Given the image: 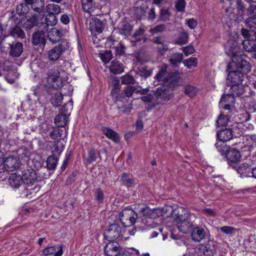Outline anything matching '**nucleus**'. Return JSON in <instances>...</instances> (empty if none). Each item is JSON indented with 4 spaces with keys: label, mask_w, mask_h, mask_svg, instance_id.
<instances>
[{
    "label": "nucleus",
    "mask_w": 256,
    "mask_h": 256,
    "mask_svg": "<svg viewBox=\"0 0 256 256\" xmlns=\"http://www.w3.org/2000/svg\"><path fill=\"white\" fill-rule=\"evenodd\" d=\"M194 214L188 212L184 208H180L174 218L176 225L180 232L188 234L194 227Z\"/></svg>",
    "instance_id": "obj_1"
},
{
    "label": "nucleus",
    "mask_w": 256,
    "mask_h": 256,
    "mask_svg": "<svg viewBox=\"0 0 256 256\" xmlns=\"http://www.w3.org/2000/svg\"><path fill=\"white\" fill-rule=\"evenodd\" d=\"M112 88L111 94L114 100L116 98V96L126 95V96H131L134 92L136 93H140L141 94H144L146 92V90L144 89L136 90V89L132 86H127L122 92H120V80L117 78H114L112 79Z\"/></svg>",
    "instance_id": "obj_2"
},
{
    "label": "nucleus",
    "mask_w": 256,
    "mask_h": 256,
    "mask_svg": "<svg viewBox=\"0 0 256 256\" xmlns=\"http://www.w3.org/2000/svg\"><path fill=\"white\" fill-rule=\"evenodd\" d=\"M236 48H234L231 52L232 62L228 64V67L236 66L244 72H248L250 70V66L246 60V56L242 54H237Z\"/></svg>",
    "instance_id": "obj_3"
},
{
    "label": "nucleus",
    "mask_w": 256,
    "mask_h": 256,
    "mask_svg": "<svg viewBox=\"0 0 256 256\" xmlns=\"http://www.w3.org/2000/svg\"><path fill=\"white\" fill-rule=\"evenodd\" d=\"M0 45L7 47L10 50V54L13 57L20 56L23 52V45L20 42H16L12 36H6L2 39Z\"/></svg>",
    "instance_id": "obj_4"
},
{
    "label": "nucleus",
    "mask_w": 256,
    "mask_h": 256,
    "mask_svg": "<svg viewBox=\"0 0 256 256\" xmlns=\"http://www.w3.org/2000/svg\"><path fill=\"white\" fill-rule=\"evenodd\" d=\"M138 218L136 212L130 208H126L122 210L120 214V220L124 227L132 226Z\"/></svg>",
    "instance_id": "obj_5"
},
{
    "label": "nucleus",
    "mask_w": 256,
    "mask_h": 256,
    "mask_svg": "<svg viewBox=\"0 0 256 256\" xmlns=\"http://www.w3.org/2000/svg\"><path fill=\"white\" fill-rule=\"evenodd\" d=\"M130 97L124 95L116 96V98L114 99L119 114H129L130 113L132 106V101L129 100Z\"/></svg>",
    "instance_id": "obj_6"
},
{
    "label": "nucleus",
    "mask_w": 256,
    "mask_h": 256,
    "mask_svg": "<svg viewBox=\"0 0 256 256\" xmlns=\"http://www.w3.org/2000/svg\"><path fill=\"white\" fill-rule=\"evenodd\" d=\"M66 40H62L58 46L48 51V58L50 62H55L58 60L62 53L68 48Z\"/></svg>",
    "instance_id": "obj_7"
},
{
    "label": "nucleus",
    "mask_w": 256,
    "mask_h": 256,
    "mask_svg": "<svg viewBox=\"0 0 256 256\" xmlns=\"http://www.w3.org/2000/svg\"><path fill=\"white\" fill-rule=\"evenodd\" d=\"M48 82L55 88L63 86V82L60 78V72L57 69H50L48 72Z\"/></svg>",
    "instance_id": "obj_8"
},
{
    "label": "nucleus",
    "mask_w": 256,
    "mask_h": 256,
    "mask_svg": "<svg viewBox=\"0 0 256 256\" xmlns=\"http://www.w3.org/2000/svg\"><path fill=\"white\" fill-rule=\"evenodd\" d=\"M120 226L116 224H113L104 231V236L108 241H113L120 236Z\"/></svg>",
    "instance_id": "obj_9"
},
{
    "label": "nucleus",
    "mask_w": 256,
    "mask_h": 256,
    "mask_svg": "<svg viewBox=\"0 0 256 256\" xmlns=\"http://www.w3.org/2000/svg\"><path fill=\"white\" fill-rule=\"evenodd\" d=\"M182 74L178 70H175L166 76V80L168 82L167 86L170 88H174L182 84L183 78L181 76Z\"/></svg>",
    "instance_id": "obj_10"
},
{
    "label": "nucleus",
    "mask_w": 256,
    "mask_h": 256,
    "mask_svg": "<svg viewBox=\"0 0 256 256\" xmlns=\"http://www.w3.org/2000/svg\"><path fill=\"white\" fill-rule=\"evenodd\" d=\"M23 183L28 187L31 186L37 182V176L36 172L32 169H27L22 172Z\"/></svg>",
    "instance_id": "obj_11"
},
{
    "label": "nucleus",
    "mask_w": 256,
    "mask_h": 256,
    "mask_svg": "<svg viewBox=\"0 0 256 256\" xmlns=\"http://www.w3.org/2000/svg\"><path fill=\"white\" fill-rule=\"evenodd\" d=\"M104 20H100L97 18H92L90 20V28L92 34L96 35L101 33L104 28Z\"/></svg>",
    "instance_id": "obj_12"
},
{
    "label": "nucleus",
    "mask_w": 256,
    "mask_h": 256,
    "mask_svg": "<svg viewBox=\"0 0 256 256\" xmlns=\"http://www.w3.org/2000/svg\"><path fill=\"white\" fill-rule=\"evenodd\" d=\"M48 29H44L34 32L32 36V42L34 45L44 46L46 42V33Z\"/></svg>",
    "instance_id": "obj_13"
},
{
    "label": "nucleus",
    "mask_w": 256,
    "mask_h": 256,
    "mask_svg": "<svg viewBox=\"0 0 256 256\" xmlns=\"http://www.w3.org/2000/svg\"><path fill=\"white\" fill-rule=\"evenodd\" d=\"M46 32L49 40L54 44L58 42L61 38L66 34L67 31L65 29L58 30L56 28H52Z\"/></svg>",
    "instance_id": "obj_14"
},
{
    "label": "nucleus",
    "mask_w": 256,
    "mask_h": 256,
    "mask_svg": "<svg viewBox=\"0 0 256 256\" xmlns=\"http://www.w3.org/2000/svg\"><path fill=\"white\" fill-rule=\"evenodd\" d=\"M244 74L239 70L230 72L226 78V83L231 86L236 84H241L243 80Z\"/></svg>",
    "instance_id": "obj_15"
},
{
    "label": "nucleus",
    "mask_w": 256,
    "mask_h": 256,
    "mask_svg": "<svg viewBox=\"0 0 256 256\" xmlns=\"http://www.w3.org/2000/svg\"><path fill=\"white\" fill-rule=\"evenodd\" d=\"M225 155L227 158L228 164L232 167H233V165L238 164L237 162L241 158L240 151L233 148H229Z\"/></svg>",
    "instance_id": "obj_16"
},
{
    "label": "nucleus",
    "mask_w": 256,
    "mask_h": 256,
    "mask_svg": "<svg viewBox=\"0 0 256 256\" xmlns=\"http://www.w3.org/2000/svg\"><path fill=\"white\" fill-rule=\"evenodd\" d=\"M200 254H204L205 256H214L216 253V247L214 242L208 240L207 243L200 245L199 246Z\"/></svg>",
    "instance_id": "obj_17"
},
{
    "label": "nucleus",
    "mask_w": 256,
    "mask_h": 256,
    "mask_svg": "<svg viewBox=\"0 0 256 256\" xmlns=\"http://www.w3.org/2000/svg\"><path fill=\"white\" fill-rule=\"evenodd\" d=\"M120 250L119 244L114 242L110 241L104 246V253L106 256H117Z\"/></svg>",
    "instance_id": "obj_18"
},
{
    "label": "nucleus",
    "mask_w": 256,
    "mask_h": 256,
    "mask_svg": "<svg viewBox=\"0 0 256 256\" xmlns=\"http://www.w3.org/2000/svg\"><path fill=\"white\" fill-rule=\"evenodd\" d=\"M253 128V126L249 124L248 126L246 124L242 122H237L234 124L231 127V130L233 136L236 138H238L244 134V131L247 128Z\"/></svg>",
    "instance_id": "obj_19"
},
{
    "label": "nucleus",
    "mask_w": 256,
    "mask_h": 256,
    "mask_svg": "<svg viewBox=\"0 0 256 256\" xmlns=\"http://www.w3.org/2000/svg\"><path fill=\"white\" fill-rule=\"evenodd\" d=\"M232 168L237 171L241 176L250 177L251 176L252 168L251 166L248 163L233 165Z\"/></svg>",
    "instance_id": "obj_20"
},
{
    "label": "nucleus",
    "mask_w": 256,
    "mask_h": 256,
    "mask_svg": "<svg viewBox=\"0 0 256 256\" xmlns=\"http://www.w3.org/2000/svg\"><path fill=\"white\" fill-rule=\"evenodd\" d=\"M206 236V231L200 226L193 228L191 233L192 240L194 242H200Z\"/></svg>",
    "instance_id": "obj_21"
},
{
    "label": "nucleus",
    "mask_w": 256,
    "mask_h": 256,
    "mask_svg": "<svg viewBox=\"0 0 256 256\" xmlns=\"http://www.w3.org/2000/svg\"><path fill=\"white\" fill-rule=\"evenodd\" d=\"M64 245L60 244L56 246H50L42 250V254L48 256L54 254V256H62L64 253Z\"/></svg>",
    "instance_id": "obj_22"
},
{
    "label": "nucleus",
    "mask_w": 256,
    "mask_h": 256,
    "mask_svg": "<svg viewBox=\"0 0 256 256\" xmlns=\"http://www.w3.org/2000/svg\"><path fill=\"white\" fill-rule=\"evenodd\" d=\"M4 167L8 171H14L16 170L20 166V162L16 158L9 156L4 162Z\"/></svg>",
    "instance_id": "obj_23"
},
{
    "label": "nucleus",
    "mask_w": 256,
    "mask_h": 256,
    "mask_svg": "<svg viewBox=\"0 0 256 256\" xmlns=\"http://www.w3.org/2000/svg\"><path fill=\"white\" fill-rule=\"evenodd\" d=\"M102 134L108 138L112 140L115 143H118L120 141V137L118 132L108 127L104 126L102 128Z\"/></svg>",
    "instance_id": "obj_24"
},
{
    "label": "nucleus",
    "mask_w": 256,
    "mask_h": 256,
    "mask_svg": "<svg viewBox=\"0 0 256 256\" xmlns=\"http://www.w3.org/2000/svg\"><path fill=\"white\" fill-rule=\"evenodd\" d=\"M167 66L162 68L160 69L158 74L154 76L156 81L154 82H158L160 84H164L167 86L168 82L166 80V74H167Z\"/></svg>",
    "instance_id": "obj_25"
},
{
    "label": "nucleus",
    "mask_w": 256,
    "mask_h": 256,
    "mask_svg": "<svg viewBox=\"0 0 256 256\" xmlns=\"http://www.w3.org/2000/svg\"><path fill=\"white\" fill-rule=\"evenodd\" d=\"M216 136L220 141L223 142L228 141L234 137L231 128H226L218 132Z\"/></svg>",
    "instance_id": "obj_26"
},
{
    "label": "nucleus",
    "mask_w": 256,
    "mask_h": 256,
    "mask_svg": "<svg viewBox=\"0 0 256 256\" xmlns=\"http://www.w3.org/2000/svg\"><path fill=\"white\" fill-rule=\"evenodd\" d=\"M81 2L83 10L89 14L97 7L96 0H81Z\"/></svg>",
    "instance_id": "obj_27"
},
{
    "label": "nucleus",
    "mask_w": 256,
    "mask_h": 256,
    "mask_svg": "<svg viewBox=\"0 0 256 256\" xmlns=\"http://www.w3.org/2000/svg\"><path fill=\"white\" fill-rule=\"evenodd\" d=\"M8 180L10 184L14 188H18L23 183L22 176L17 173L12 174Z\"/></svg>",
    "instance_id": "obj_28"
},
{
    "label": "nucleus",
    "mask_w": 256,
    "mask_h": 256,
    "mask_svg": "<svg viewBox=\"0 0 256 256\" xmlns=\"http://www.w3.org/2000/svg\"><path fill=\"white\" fill-rule=\"evenodd\" d=\"M109 70L112 73L119 74L124 72V66L122 63L116 59L111 62Z\"/></svg>",
    "instance_id": "obj_29"
},
{
    "label": "nucleus",
    "mask_w": 256,
    "mask_h": 256,
    "mask_svg": "<svg viewBox=\"0 0 256 256\" xmlns=\"http://www.w3.org/2000/svg\"><path fill=\"white\" fill-rule=\"evenodd\" d=\"M38 22L37 15L34 14L32 17H26L22 21L23 27L26 30L32 28Z\"/></svg>",
    "instance_id": "obj_30"
},
{
    "label": "nucleus",
    "mask_w": 256,
    "mask_h": 256,
    "mask_svg": "<svg viewBox=\"0 0 256 256\" xmlns=\"http://www.w3.org/2000/svg\"><path fill=\"white\" fill-rule=\"evenodd\" d=\"M184 56L182 53L172 54L169 59V62L172 67L176 68L182 62Z\"/></svg>",
    "instance_id": "obj_31"
},
{
    "label": "nucleus",
    "mask_w": 256,
    "mask_h": 256,
    "mask_svg": "<svg viewBox=\"0 0 256 256\" xmlns=\"http://www.w3.org/2000/svg\"><path fill=\"white\" fill-rule=\"evenodd\" d=\"M132 28V26L126 21H122L119 24V31L121 34L124 35L130 34Z\"/></svg>",
    "instance_id": "obj_32"
},
{
    "label": "nucleus",
    "mask_w": 256,
    "mask_h": 256,
    "mask_svg": "<svg viewBox=\"0 0 256 256\" xmlns=\"http://www.w3.org/2000/svg\"><path fill=\"white\" fill-rule=\"evenodd\" d=\"M46 10L48 14L58 15L61 12V8L58 4L50 3L46 6Z\"/></svg>",
    "instance_id": "obj_33"
},
{
    "label": "nucleus",
    "mask_w": 256,
    "mask_h": 256,
    "mask_svg": "<svg viewBox=\"0 0 256 256\" xmlns=\"http://www.w3.org/2000/svg\"><path fill=\"white\" fill-rule=\"evenodd\" d=\"M230 92L235 96H240L244 92V86L241 84H236L230 86Z\"/></svg>",
    "instance_id": "obj_34"
},
{
    "label": "nucleus",
    "mask_w": 256,
    "mask_h": 256,
    "mask_svg": "<svg viewBox=\"0 0 256 256\" xmlns=\"http://www.w3.org/2000/svg\"><path fill=\"white\" fill-rule=\"evenodd\" d=\"M98 157L100 158V160H101L102 158L99 152L96 150L94 148H91L88 152L86 158L87 164H92L96 160Z\"/></svg>",
    "instance_id": "obj_35"
},
{
    "label": "nucleus",
    "mask_w": 256,
    "mask_h": 256,
    "mask_svg": "<svg viewBox=\"0 0 256 256\" xmlns=\"http://www.w3.org/2000/svg\"><path fill=\"white\" fill-rule=\"evenodd\" d=\"M46 22L44 24V29H48V26H53L56 24L57 23V17L56 15L47 14L45 18Z\"/></svg>",
    "instance_id": "obj_36"
},
{
    "label": "nucleus",
    "mask_w": 256,
    "mask_h": 256,
    "mask_svg": "<svg viewBox=\"0 0 256 256\" xmlns=\"http://www.w3.org/2000/svg\"><path fill=\"white\" fill-rule=\"evenodd\" d=\"M244 48L248 52H256V44L253 40L248 39L243 40L242 42Z\"/></svg>",
    "instance_id": "obj_37"
},
{
    "label": "nucleus",
    "mask_w": 256,
    "mask_h": 256,
    "mask_svg": "<svg viewBox=\"0 0 256 256\" xmlns=\"http://www.w3.org/2000/svg\"><path fill=\"white\" fill-rule=\"evenodd\" d=\"M63 96L60 92L54 93L52 96L50 102L54 106L58 107L60 106L62 102Z\"/></svg>",
    "instance_id": "obj_38"
},
{
    "label": "nucleus",
    "mask_w": 256,
    "mask_h": 256,
    "mask_svg": "<svg viewBox=\"0 0 256 256\" xmlns=\"http://www.w3.org/2000/svg\"><path fill=\"white\" fill-rule=\"evenodd\" d=\"M68 118L65 114H60L57 115L54 118L56 124L59 127H63L66 124Z\"/></svg>",
    "instance_id": "obj_39"
},
{
    "label": "nucleus",
    "mask_w": 256,
    "mask_h": 256,
    "mask_svg": "<svg viewBox=\"0 0 256 256\" xmlns=\"http://www.w3.org/2000/svg\"><path fill=\"white\" fill-rule=\"evenodd\" d=\"M236 102L235 96L230 92L228 94L223 95L220 102V106H223L224 103L233 104Z\"/></svg>",
    "instance_id": "obj_40"
},
{
    "label": "nucleus",
    "mask_w": 256,
    "mask_h": 256,
    "mask_svg": "<svg viewBox=\"0 0 256 256\" xmlns=\"http://www.w3.org/2000/svg\"><path fill=\"white\" fill-rule=\"evenodd\" d=\"M8 36H12L14 40L15 38H25V34L20 27L16 26L11 30L10 35Z\"/></svg>",
    "instance_id": "obj_41"
},
{
    "label": "nucleus",
    "mask_w": 256,
    "mask_h": 256,
    "mask_svg": "<svg viewBox=\"0 0 256 256\" xmlns=\"http://www.w3.org/2000/svg\"><path fill=\"white\" fill-rule=\"evenodd\" d=\"M58 158L54 155L49 156L46 160V166L49 170H54L56 168Z\"/></svg>",
    "instance_id": "obj_42"
},
{
    "label": "nucleus",
    "mask_w": 256,
    "mask_h": 256,
    "mask_svg": "<svg viewBox=\"0 0 256 256\" xmlns=\"http://www.w3.org/2000/svg\"><path fill=\"white\" fill-rule=\"evenodd\" d=\"M33 6H32V10L37 12H43L44 0H33Z\"/></svg>",
    "instance_id": "obj_43"
},
{
    "label": "nucleus",
    "mask_w": 256,
    "mask_h": 256,
    "mask_svg": "<svg viewBox=\"0 0 256 256\" xmlns=\"http://www.w3.org/2000/svg\"><path fill=\"white\" fill-rule=\"evenodd\" d=\"M215 146L218 151L222 155H225L228 150L229 148L226 144L223 142H219L215 144Z\"/></svg>",
    "instance_id": "obj_44"
},
{
    "label": "nucleus",
    "mask_w": 256,
    "mask_h": 256,
    "mask_svg": "<svg viewBox=\"0 0 256 256\" xmlns=\"http://www.w3.org/2000/svg\"><path fill=\"white\" fill-rule=\"evenodd\" d=\"M63 130L58 128H54L50 132V136L53 140H60L62 138Z\"/></svg>",
    "instance_id": "obj_45"
},
{
    "label": "nucleus",
    "mask_w": 256,
    "mask_h": 256,
    "mask_svg": "<svg viewBox=\"0 0 256 256\" xmlns=\"http://www.w3.org/2000/svg\"><path fill=\"white\" fill-rule=\"evenodd\" d=\"M183 64L188 68L196 67L198 64V60L196 58L190 57L184 60Z\"/></svg>",
    "instance_id": "obj_46"
},
{
    "label": "nucleus",
    "mask_w": 256,
    "mask_h": 256,
    "mask_svg": "<svg viewBox=\"0 0 256 256\" xmlns=\"http://www.w3.org/2000/svg\"><path fill=\"white\" fill-rule=\"evenodd\" d=\"M29 12V7L24 3L18 5L16 8V13L20 16L26 14Z\"/></svg>",
    "instance_id": "obj_47"
},
{
    "label": "nucleus",
    "mask_w": 256,
    "mask_h": 256,
    "mask_svg": "<svg viewBox=\"0 0 256 256\" xmlns=\"http://www.w3.org/2000/svg\"><path fill=\"white\" fill-rule=\"evenodd\" d=\"M63 147L62 143L59 142H55L51 148V150L54 154L60 155L64 150Z\"/></svg>",
    "instance_id": "obj_48"
},
{
    "label": "nucleus",
    "mask_w": 256,
    "mask_h": 256,
    "mask_svg": "<svg viewBox=\"0 0 256 256\" xmlns=\"http://www.w3.org/2000/svg\"><path fill=\"white\" fill-rule=\"evenodd\" d=\"M120 179L122 184L128 186H131L134 184V180L125 172L122 174Z\"/></svg>",
    "instance_id": "obj_49"
},
{
    "label": "nucleus",
    "mask_w": 256,
    "mask_h": 256,
    "mask_svg": "<svg viewBox=\"0 0 256 256\" xmlns=\"http://www.w3.org/2000/svg\"><path fill=\"white\" fill-rule=\"evenodd\" d=\"M198 92L197 88L191 85H186L184 87V94L190 97L194 96Z\"/></svg>",
    "instance_id": "obj_50"
},
{
    "label": "nucleus",
    "mask_w": 256,
    "mask_h": 256,
    "mask_svg": "<svg viewBox=\"0 0 256 256\" xmlns=\"http://www.w3.org/2000/svg\"><path fill=\"white\" fill-rule=\"evenodd\" d=\"M156 98L165 99L167 96V91L163 86L158 88L154 93Z\"/></svg>",
    "instance_id": "obj_51"
},
{
    "label": "nucleus",
    "mask_w": 256,
    "mask_h": 256,
    "mask_svg": "<svg viewBox=\"0 0 256 256\" xmlns=\"http://www.w3.org/2000/svg\"><path fill=\"white\" fill-rule=\"evenodd\" d=\"M10 62L4 58H0V76L2 75V72H8L11 68L9 66Z\"/></svg>",
    "instance_id": "obj_52"
},
{
    "label": "nucleus",
    "mask_w": 256,
    "mask_h": 256,
    "mask_svg": "<svg viewBox=\"0 0 256 256\" xmlns=\"http://www.w3.org/2000/svg\"><path fill=\"white\" fill-rule=\"evenodd\" d=\"M166 212V208H158L152 210V218L154 219L163 216Z\"/></svg>",
    "instance_id": "obj_53"
},
{
    "label": "nucleus",
    "mask_w": 256,
    "mask_h": 256,
    "mask_svg": "<svg viewBox=\"0 0 256 256\" xmlns=\"http://www.w3.org/2000/svg\"><path fill=\"white\" fill-rule=\"evenodd\" d=\"M228 118L227 116L220 114L216 122V125L219 127L220 126H226L228 124Z\"/></svg>",
    "instance_id": "obj_54"
},
{
    "label": "nucleus",
    "mask_w": 256,
    "mask_h": 256,
    "mask_svg": "<svg viewBox=\"0 0 256 256\" xmlns=\"http://www.w3.org/2000/svg\"><path fill=\"white\" fill-rule=\"evenodd\" d=\"M246 24L247 27L249 28L250 30L253 32L256 31V19L252 18H248L246 20Z\"/></svg>",
    "instance_id": "obj_55"
},
{
    "label": "nucleus",
    "mask_w": 256,
    "mask_h": 256,
    "mask_svg": "<svg viewBox=\"0 0 256 256\" xmlns=\"http://www.w3.org/2000/svg\"><path fill=\"white\" fill-rule=\"evenodd\" d=\"M134 79L133 76L129 74H125L121 78V82L124 84H130L134 83Z\"/></svg>",
    "instance_id": "obj_56"
},
{
    "label": "nucleus",
    "mask_w": 256,
    "mask_h": 256,
    "mask_svg": "<svg viewBox=\"0 0 256 256\" xmlns=\"http://www.w3.org/2000/svg\"><path fill=\"white\" fill-rule=\"evenodd\" d=\"M199 247L191 248L188 249L185 256H200Z\"/></svg>",
    "instance_id": "obj_57"
},
{
    "label": "nucleus",
    "mask_w": 256,
    "mask_h": 256,
    "mask_svg": "<svg viewBox=\"0 0 256 256\" xmlns=\"http://www.w3.org/2000/svg\"><path fill=\"white\" fill-rule=\"evenodd\" d=\"M100 59L104 63H107L112 58V54L110 51H105L104 52L100 53Z\"/></svg>",
    "instance_id": "obj_58"
},
{
    "label": "nucleus",
    "mask_w": 256,
    "mask_h": 256,
    "mask_svg": "<svg viewBox=\"0 0 256 256\" xmlns=\"http://www.w3.org/2000/svg\"><path fill=\"white\" fill-rule=\"evenodd\" d=\"M147 9L148 8L145 6H140L137 7L135 10V14L136 17L138 18H140L142 16H144Z\"/></svg>",
    "instance_id": "obj_59"
},
{
    "label": "nucleus",
    "mask_w": 256,
    "mask_h": 256,
    "mask_svg": "<svg viewBox=\"0 0 256 256\" xmlns=\"http://www.w3.org/2000/svg\"><path fill=\"white\" fill-rule=\"evenodd\" d=\"M220 230L227 235L232 234L236 232V229L232 226H224L220 228Z\"/></svg>",
    "instance_id": "obj_60"
},
{
    "label": "nucleus",
    "mask_w": 256,
    "mask_h": 256,
    "mask_svg": "<svg viewBox=\"0 0 256 256\" xmlns=\"http://www.w3.org/2000/svg\"><path fill=\"white\" fill-rule=\"evenodd\" d=\"M166 30V26L164 24L158 25L154 28L150 30V32L152 34L162 32Z\"/></svg>",
    "instance_id": "obj_61"
},
{
    "label": "nucleus",
    "mask_w": 256,
    "mask_h": 256,
    "mask_svg": "<svg viewBox=\"0 0 256 256\" xmlns=\"http://www.w3.org/2000/svg\"><path fill=\"white\" fill-rule=\"evenodd\" d=\"M158 52L160 56H163L168 50V46L166 44H163L158 46L156 47Z\"/></svg>",
    "instance_id": "obj_62"
},
{
    "label": "nucleus",
    "mask_w": 256,
    "mask_h": 256,
    "mask_svg": "<svg viewBox=\"0 0 256 256\" xmlns=\"http://www.w3.org/2000/svg\"><path fill=\"white\" fill-rule=\"evenodd\" d=\"M170 13L168 10L162 9L160 10V19L163 22H166L170 20Z\"/></svg>",
    "instance_id": "obj_63"
},
{
    "label": "nucleus",
    "mask_w": 256,
    "mask_h": 256,
    "mask_svg": "<svg viewBox=\"0 0 256 256\" xmlns=\"http://www.w3.org/2000/svg\"><path fill=\"white\" fill-rule=\"evenodd\" d=\"M186 3L184 0H178L176 4V8L178 12H184Z\"/></svg>",
    "instance_id": "obj_64"
}]
</instances>
